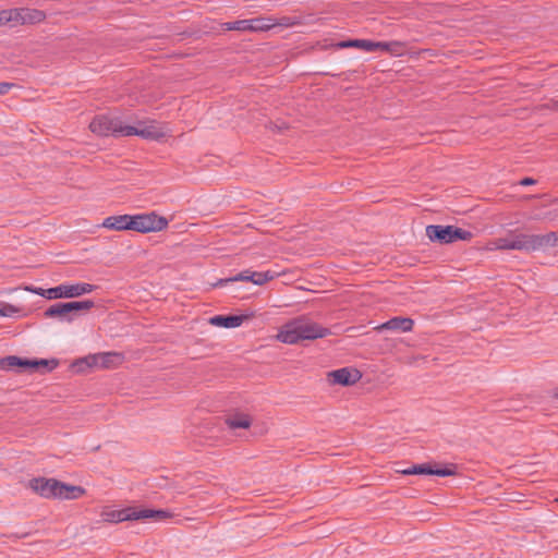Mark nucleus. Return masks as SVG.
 <instances>
[{"label": "nucleus", "mask_w": 558, "mask_h": 558, "mask_svg": "<svg viewBox=\"0 0 558 558\" xmlns=\"http://www.w3.org/2000/svg\"><path fill=\"white\" fill-rule=\"evenodd\" d=\"M331 335L329 328L300 317L287 323L279 331L277 338L279 341L288 344H296L303 340H315Z\"/></svg>", "instance_id": "obj_1"}, {"label": "nucleus", "mask_w": 558, "mask_h": 558, "mask_svg": "<svg viewBox=\"0 0 558 558\" xmlns=\"http://www.w3.org/2000/svg\"><path fill=\"white\" fill-rule=\"evenodd\" d=\"M95 306L94 301H72L59 302L50 305L45 312V318H54L61 323H72L83 312H87Z\"/></svg>", "instance_id": "obj_2"}, {"label": "nucleus", "mask_w": 558, "mask_h": 558, "mask_svg": "<svg viewBox=\"0 0 558 558\" xmlns=\"http://www.w3.org/2000/svg\"><path fill=\"white\" fill-rule=\"evenodd\" d=\"M429 241L439 244H451L457 241H470L473 233L456 226L429 225L426 227Z\"/></svg>", "instance_id": "obj_3"}, {"label": "nucleus", "mask_w": 558, "mask_h": 558, "mask_svg": "<svg viewBox=\"0 0 558 558\" xmlns=\"http://www.w3.org/2000/svg\"><path fill=\"white\" fill-rule=\"evenodd\" d=\"M124 356L120 352H99L76 360L73 363V367H76L78 372H83L86 368L109 369L122 364Z\"/></svg>", "instance_id": "obj_4"}, {"label": "nucleus", "mask_w": 558, "mask_h": 558, "mask_svg": "<svg viewBox=\"0 0 558 558\" xmlns=\"http://www.w3.org/2000/svg\"><path fill=\"white\" fill-rule=\"evenodd\" d=\"M59 362L56 359L51 360H45V359H22L15 355H9L5 357H2L0 360V367L1 369H13L15 367L22 368V369H29L31 372L35 371H41V373L51 372L58 366Z\"/></svg>", "instance_id": "obj_5"}, {"label": "nucleus", "mask_w": 558, "mask_h": 558, "mask_svg": "<svg viewBox=\"0 0 558 558\" xmlns=\"http://www.w3.org/2000/svg\"><path fill=\"white\" fill-rule=\"evenodd\" d=\"M126 126L120 118L106 114L95 117L89 123L90 131L99 136H126Z\"/></svg>", "instance_id": "obj_6"}, {"label": "nucleus", "mask_w": 558, "mask_h": 558, "mask_svg": "<svg viewBox=\"0 0 558 558\" xmlns=\"http://www.w3.org/2000/svg\"><path fill=\"white\" fill-rule=\"evenodd\" d=\"M169 220L155 211L132 215V229L141 233L157 232L168 227Z\"/></svg>", "instance_id": "obj_7"}, {"label": "nucleus", "mask_w": 558, "mask_h": 558, "mask_svg": "<svg viewBox=\"0 0 558 558\" xmlns=\"http://www.w3.org/2000/svg\"><path fill=\"white\" fill-rule=\"evenodd\" d=\"M96 289L94 284L90 283H75V284H60L53 288L47 289V293L52 295V299H72L78 298L83 294H87L93 292Z\"/></svg>", "instance_id": "obj_8"}, {"label": "nucleus", "mask_w": 558, "mask_h": 558, "mask_svg": "<svg viewBox=\"0 0 558 558\" xmlns=\"http://www.w3.org/2000/svg\"><path fill=\"white\" fill-rule=\"evenodd\" d=\"M276 277V272L267 270L264 272L252 271L250 269L243 270L234 277L227 279H220L215 286H223L234 281H251L256 286H263L266 282L272 280Z\"/></svg>", "instance_id": "obj_9"}, {"label": "nucleus", "mask_w": 558, "mask_h": 558, "mask_svg": "<svg viewBox=\"0 0 558 558\" xmlns=\"http://www.w3.org/2000/svg\"><path fill=\"white\" fill-rule=\"evenodd\" d=\"M362 378V373L357 368L342 367L331 371L327 374L330 385H340L343 387L352 386Z\"/></svg>", "instance_id": "obj_10"}, {"label": "nucleus", "mask_w": 558, "mask_h": 558, "mask_svg": "<svg viewBox=\"0 0 558 558\" xmlns=\"http://www.w3.org/2000/svg\"><path fill=\"white\" fill-rule=\"evenodd\" d=\"M28 487L40 497L58 498L60 481L56 478L35 477L29 480Z\"/></svg>", "instance_id": "obj_11"}, {"label": "nucleus", "mask_w": 558, "mask_h": 558, "mask_svg": "<svg viewBox=\"0 0 558 558\" xmlns=\"http://www.w3.org/2000/svg\"><path fill=\"white\" fill-rule=\"evenodd\" d=\"M226 31H240V32H267L269 25L267 17H256L251 20H239L234 22H226L222 25Z\"/></svg>", "instance_id": "obj_12"}, {"label": "nucleus", "mask_w": 558, "mask_h": 558, "mask_svg": "<svg viewBox=\"0 0 558 558\" xmlns=\"http://www.w3.org/2000/svg\"><path fill=\"white\" fill-rule=\"evenodd\" d=\"M126 136L137 135L145 140L159 141L165 136V132L155 122L149 124L140 123V126L128 125L125 129Z\"/></svg>", "instance_id": "obj_13"}, {"label": "nucleus", "mask_w": 558, "mask_h": 558, "mask_svg": "<svg viewBox=\"0 0 558 558\" xmlns=\"http://www.w3.org/2000/svg\"><path fill=\"white\" fill-rule=\"evenodd\" d=\"M46 13L38 9L15 8L14 19L15 25H35L46 20Z\"/></svg>", "instance_id": "obj_14"}, {"label": "nucleus", "mask_w": 558, "mask_h": 558, "mask_svg": "<svg viewBox=\"0 0 558 558\" xmlns=\"http://www.w3.org/2000/svg\"><path fill=\"white\" fill-rule=\"evenodd\" d=\"M403 475H437L450 476L454 474V466L452 468H433L429 464H414L411 468L399 471Z\"/></svg>", "instance_id": "obj_15"}, {"label": "nucleus", "mask_w": 558, "mask_h": 558, "mask_svg": "<svg viewBox=\"0 0 558 558\" xmlns=\"http://www.w3.org/2000/svg\"><path fill=\"white\" fill-rule=\"evenodd\" d=\"M414 327V320L410 317L395 316L389 320L375 327V330L380 332L384 330H390L396 332H409Z\"/></svg>", "instance_id": "obj_16"}, {"label": "nucleus", "mask_w": 558, "mask_h": 558, "mask_svg": "<svg viewBox=\"0 0 558 558\" xmlns=\"http://www.w3.org/2000/svg\"><path fill=\"white\" fill-rule=\"evenodd\" d=\"M104 522L108 523H120L124 521L137 520L136 508L128 507L120 510H105L101 512Z\"/></svg>", "instance_id": "obj_17"}, {"label": "nucleus", "mask_w": 558, "mask_h": 558, "mask_svg": "<svg viewBox=\"0 0 558 558\" xmlns=\"http://www.w3.org/2000/svg\"><path fill=\"white\" fill-rule=\"evenodd\" d=\"M510 235H512L515 251H522L526 253L537 251L536 234L510 231Z\"/></svg>", "instance_id": "obj_18"}, {"label": "nucleus", "mask_w": 558, "mask_h": 558, "mask_svg": "<svg viewBox=\"0 0 558 558\" xmlns=\"http://www.w3.org/2000/svg\"><path fill=\"white\" fill-rule=\"evenodd\" d=\"M101 226L111 230H131L132 229V215L111 216L106 218Z\"/></svg>", "instance_id": "obj_19"}, {"label": "nucleus", "mask_w": 558, "mask_h": 558, "mask_svg": "<svg viewBox=\"0 0 558 558\" xmlns=\"http://www.w3.org/2000/svg\"><path fill=\"white\" fill-rule=\"evenodd\" d=\"M246 316L243 315H216L209 319L213 326L222 328H235L242 325Z\"/></svg>", "instance_id": "obj_20"}, {"label": "nucleus", "mask_w": 558, "mask_h": 558, "mask_svg": "<svg viewBox=\"0 0 558 558\" xmlns=\"http://www.w3.org/2000/svg\"><path fill=\"white\" fill-rule=\"evenodd\" d=\"M374 51L383 50L392 57H402L405 53L407 44L403 41H374Z\"/></svg>", "instance_id": "obj_21"}, {"label": "nucleus", "mask_w": 558, "mask_h": 558, "mask_svg": "<svg viewBox=\"0 0 558 558\" xmlns=\"http://www.w3.org/2000/svg\"><path fill=\"white\" fill-rule=\"evenodd\" d=\"M58 499H77L85 494V488L77 485H71L60 482V489L58 490Z\"/></svg>", "instance_id": "obj_22"}, {"label": "nucleus", "mask_w": 558, "mask_h": 558, "mask_svg": "<svg viewBox=\"0 0 558 558\" xmlns=\"http://www.w3.org/2000/svg\"><path fill=\"white\" fill-rule=\"evenodd\" d=\"M137 520L141 519H154L155 521H162L172 517V513L168 510H153V509H137Z\"/></svg>", "instance_id": "obj_23"}, {"label": "nucleus", "mask_w": 558, "mask_h": 558, "mask_svg": "<svg viewBox=\"0 0 558 558\" xmlns=\"http://www.w3.org/2000/svg\"><path fill=\"white\" fill-rule=\"evenodd\" d=\"M226 424L230 429L248 428L252 424V421L248 415L238 413L233 416L227 417Z\"/></svg>", "instance_id": "obj_24"}, {"label": "nucleus", "mask_w": 558, "mask_h": 558, "mask_svg": "<svg viewBox=\"0 0 558 558\" xmlns=\"http://www.w3.org/2000/svg\"><path fill=\"white\" fill-rule=\"evenodd\" d=\"M537 251L546 247L558 246V232H548L546 234H536Z\"/></svg>", "instance_id": "obj_25"}, {"label": "nucleus", "mask_w": 558, "mask_h": 558, "mask_svg": "<svg viewBox=\"0 0 558 558\" xmlns=\"http://www.w3.org/2000/svg\"><path fill=\"white\" fill-rule=\"evenodd\" d=\"M267 24L269 25V29H271L275 26L292 27L295 25H301L302 21L296 16H282L280 19L267 17Z\"/></svg>", "instance_id": "obj_26"}, {"label": "nucleus", "mask_w": 558, "mask_h": 558, "mask_svg": "<svg viewBox=\"0 0 558 558\" xmlns=\"http://www.w3.org/2000/svg\"><path fill=\"white\" fill-rule=\"evenodd\" d=\"M375 46L374 41L368 39H351L338 44L340 48H360L368 52L374 51Z\"/></svg>", "instance_id": "obj_27"}, {"label": "nucleus", "mask_w": 558, "mask_h": 558, "mask_svg": "<svg viewBox=\"0 0 558 558\" xmlns=\"http://www.w3.org/2000/svg\"><path fill=\"white\" fill-rule=\"evenodd\" d=\"M490 245L494 248L501 250V251L514 250L512 235H510V234L507 238H498V239L494 240L493 242H490Z\"/></svg>", "instance_id": "obj_28"}, {"label": "nucleus", "mask_w": 558, "mask_h": 558, "mask_svg": "<svg viewBox=\"0 0 558 558\" xmlns=\"http://www.w3.org/2000/svg\"><path fill=\"white\" fill-rule=\"evenodd\" d=\"M20 312V308L9 303H0V316L12 317Z\"/></svg>", "instance_id": "obj_29"}, {"label": "nucleus", "mask_w": 558, "mask_h": 558, "mask_svg": "<svg viewBox=\"0 0 558 558\" xmlns=\"http://www.w3.org/2000/svg\"><path fill=\"white\" fill-rule=\"evenodd\" d=\"M7 23L15 24L14 9H7L0 11V25H4Z\"/></svg>", "instance_id": "obj_30"}, {"label": "nucleus", "mask_w": 558, "mask_h": 558, "mask_svg": "<svg viewBox=\"0 0 558 558\" xmlns=\"http://www.w3.org/2000/svg\"><path fill=\"white\" fill-rule=\"evenodd\" d=\"M539 207H555L558 209V197H550L548 195H544L542 197V202L537 205Z\"/></svg>", "instance_id": "obj_31"}, {"label": "nucleus", "mask_w": 558, "mask_h": 558, "mask_svg": "<svg viewBox=\"0 0 558 558\" xmlns=\"http://www.w3.org/2000/svg\"><path fill=\"white\" fill-rule=\"evenodd\" d=\"M27 291H31L37 295H40V296H44L46 299H49V300H52V295L48 294L46 291L47 289H43V288H39V287H26L25 288Z\"/></svg>", "instance_id": "obj_32"}, {"label": "nucleus", "mask_w": 558, "mask_h": 558, "mask_svg": "<svg viewBox=\"0 0 558 558\" xmlns=\"http://www.w3.org/2000/svg\"><path fill=\"white\" fill-rule=\"evenodd\" d=\"M268 128L270 131L282 132L283 130L288 129V125L286 123L278 124V123L270 122Z\"/></svg>", "instance_id": "obj_33"}, {"label": "nucleus", "mask_w": 558, "mask_h": 558, "mask_svg": "<svg viewBox=\"0 0 558 558\" xmlns=\"http://www.w3.org/2000/svg\"><path fill=\"white\" fill-rule=\"evenodd\" d=\"M13 84L2 82L0 83V95L7 94L11 88Z\"/></svg>", "instance_id": "obj_34"}, {"label": "nucleus", "mask_w": 558, "mask_h": 558, "mask_svg": "<svg viewBox=\"0 0 558 558\" xmlns=\"http://www.w3.org/2000/svg\"><path fill=\"white\" fill-rule=\"evenodd\" d=\"M535 183H536V180H534L532 178H524L518 182V184L521 186L533 185Z\"/></svg>", "instance_id": "obj_35"}, {"label": "nucleus", "mask_w": 558, "mask_h": 558, "mask_svg": "<svg viewBox=\"0 0 558 558\" xmlns=\"http://www.w3.org/2000/svg\"><path fill=\"white\" fill-rule=\"evenodd\" d=\"M545 107L548 109L558 108V100H553L550 105L548 104Z\"/></svg>", "instance_id": "obj_36"}]
</instances>
